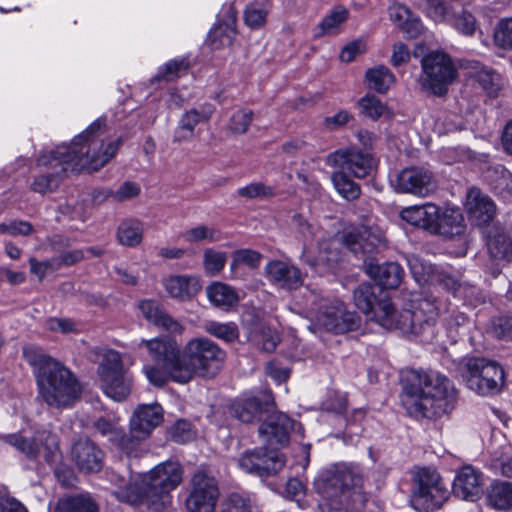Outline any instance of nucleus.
<instances>
[{
  "instance_id": "nucleus-1",
  "label": "nucleus",
  "mask_w": 512,
  "mask_h": 512,
  "mask_svg": "<svg viewBox=\"0 0 512 512\" xmlns=\"http://www.w3.org/2000/svg\"><path fill=\"white\" fill-rule=\"evenodd\" d=\"M145 346L156 366L146 365L143 372L149 383L163 386L169 379L186 384L194 377H214L222 368L225 351L206 337L190 339L180 349L175 339L158 337L142 340L139 347Z\"/></svg>"
},
{
  "instance_id": "nucleus-2",
  "label": "nucleus",
  "mask_w": 512,
  "mask_h": 512,
  "mask_svg": "<svg viewBox=\"0 0 512 512\" xmlns=\"http://www.w3.org/2000/svg\"><path fill=\"white\" fill-rule=\"evenodd\" d=\"M118 146L119 142L107 139L104 122L97 119L69 146H57L38 156L31 189L40 194L52 192L69 170L98 171L115 156Z\"/></svg>"
},
{
  "instance_id": "nucleus-3",
  "label": "nucleus",
  "mask_w": 512,
  "mask_h": 512,
  "mask_svg": "<svg viewBox=\"0 0 512 512\" xmlns=\"http://www.w3.org/2000/svg\"><path fill=\"white\" fill-rule=\"evenodd\" d=\"M402 404L414 417H438L452 410L457 400L453 383L433 370L409 369L402 376Z\"/></svg>"
},
{
  "instance_id": "nucleus-4",
  "label": "nucleus",
  "mask_w": 512,
  "mask_h": 512,
  "mask_svg": "<svg viewBox=\"0 0 512 512\" xmlns=\"http://www.w3.org/2000/svg\"><path fill=\"white\" fill-rule=\"evenodd\" d=\"M131 481L111 473L110 481L116 486L113 494L129 504L145 503L155 511H161L171 503L170 492L182 481V469L178 462L167 461L154 467L148 474Z\"/></svg>"
},
{
  "instance_id": "nucleus-5",
  "label": "nucleus",
  "mask_w": 512,
  "mask_h": 512,
  "mask_svg": "<svg viewBox=\"0 0 512 512\" xmlns=\"http://www.w3.org/2000/svg\"><path fill=\"white\" fill-rule=\"evenodd\" d=\"M23 357L33 368L39 395L49 406L67 408L80 397L81 385L74 373L40 347L25 346Z\"/></svg>"
},
{
  "instance_id": "nucleus-6",
  "label": "nucleus",
  "mask_w": 512,
  "mask_h": 512,
  "mask_svg": "<svg viewBox=\"0 0 512 512\" xmlns=\"http://www.w3.org/2000/svg\"><path fill=\"white\" fill-rule=\"evenodd\" d=\"M364 470L355 464H337L322 471L314 480L316 492L327 501L362 506L366 501Z\"/></svg>"
},
{
  "instance_id": "nucleus-7",
  "label": "nucleus",
  "mask_w": 512,
  "mask_h": 512,
  "mask_svg": "<svg viewBox=\"0 0 512 512\" xmlns=\"http://www.w3.org/2000/svg\"><path fill=\"white\" fill-rule=\"evenodd\" d=\"M304 309L312 322L313 331L324 329L334 333H347L360 326V317L346 310L342 301L321 297L315 291L305 295Z\"/></svg>"
},
{
  "instance_id": "nucleus-8",
  "label": "nucleus",
  "mask_w": 512,
  "mask_h": 512,
  "mask_svg": "<svg viewBox=\"0 0 512 512\" xmlns=\"http://www.w3.org/2000/svg\"><path fill=\"white\" fill-rule=\"evenodd\" d=\"M380 325L386 329H398L405 334L420 335L429 330L438 317V307L430 299H421L412 304V309L395 310L392 303L381 304Z\"/></svg>"
},
{
  "instance_id": "nucleus-9",
  "label": "nucleus",
  "mask_w": 512,
  "mask_h": 512,
  "mask_svg": "<svg viewBox=\"0 0 512 512\" xmlns=\"http://www.w3.org/2000/svg\"><path fill=\"white\" fill-rule=\"evenodd\" d=\"M0 439L33 461L43 458L46 462H51L59 449L56 435L45 428L24 429L0 435Z\"/></svg>"
},
{
  "instance_id": "nucleus-10",
  "label": "nucleus",
  "mask_w": 512,
  "mask_h": 512,
  "mask_svg": "<svg viewBox=\"0 0 512 512\" xmlns=\"http://www.w3.org/2000/svg\"><path fill=\"white\" fill-rule=\"evenodd\" d=\"M467 387L482 396H492L501 392L505 383L502 366L485 358H470L465 363L463 374Z\"/></svg>"
},
{
  "instance_id": "nucleus-11",
  "label": "nucleus",
  "mask_w": 512,
  "mask_h": 512,
  "mask_svg": "<svg viewBox=\"0 0 512 512\" xmlns=\"http://www.w3.org/2000/svg\"><path fill=\"white\" fill-rule=\"evenodd\" d=\"M448 497L449 491L436 471L423 468L418 472L416 486L410 499L415 510L433 511L440 508Z\"/></svg>"
},
{
  "instance_id": "nucleus-12",
  "label": "nucleus",
  "mask_w": 512,
  "mask_h": 512,
  "mask_svg": "<svg viewBox=\"0 0 512 512\" xmlns=\"http://www.w3.org/2000/svg\"><path fill=\"white\" fill-rule=\"evenodd\" d=\"M98 376L103 392L115 401L124 400L131 391V379L123 370L120 354L106 350L98 367Z\"/></svg>"
},
{
  "instance_id": "nucleus-13",
  "label": "nucleus",
  "mask_w": 512,
  "mask_h": 512,
  "mask_svg": "<svg viewBox=\"0 0 512 512\" xmlns=\"http://www.w3.org/2000/svg\"><path fill=\"white\" fill-rule=\"evenodd\" d=\"M424 74L423 86L434 95L441 96L457 76L456 68L449 57L443 52H432L422 59Z\"/></svg>"
},
{
  "instance_id": "nucleus-14",
  "label": "nucleus",
  "mask_w": 512,
  "mask_h": 512,
  "mask_svg": "<svg viewBox=\"0 0 512 512\" xmlns=\"http://www.w3.org/2000/svg\"><path fill=\"white\" fill-rule=\"evenodd\" d=\"M219 489L214 477L204 471H197L190 481V493L186 499L189 512H214Z\"/></svg>"
},
{
  "instance_id": "nucleus-15",
  "label": "nucleus",
  "mask_w": 512,
  "mask_h": 512,
  "mask_svg": "<svg viewBox=\"0 0 512 512\" xmlns=\"http://www.w3.org/2000/svg\"><path fill=\"white\" fill-rule=\"evenodd\" d=\"M327 163L355 178H364L376 168V160L366 152L357 148L340 149L328 156Z\"/></svg>"
},
{
  "instance_id": "nucleus-16",
  "label": "nucleus",
  "mask_w": 512,
  "mask_h": 512,
  "mask_svg": "<svg viewBox=\"0 0 512 512\" xmlns=\"http://www.w3.org/2000/svg\"><path fill=\"white\" fill-rule=\"evenodd\" d=\"M397 192L426 197L436 190V181L433 173L424 167H408L402 169L391 180Z\"/></svg>"
},
{
  "instance_id": "nucleus-17",
  "label": "nucleus",
  "mask_w": 512,
  "mask_h": 512,
  "mask_svg": "<svg viewBox=\"0 0 512 512\" xmlns=\"http://www.w3.org/2000/svg\"><path fill=\"white\" fill-rule=\"evenodd\" d=\"M239 467L259 477L277 474L285 465V459L278 452L263 450L262 448L245 452L238 461Z\"/></svg>"
},
{
  "instance_id": "nucleus-18",
  "label": "nucleus",
  "mask_w": 512,
  "mask_h": 512,
  "mask_svg": "<svg viewBox=\"0 0 512 512\" xmlns=\"http://www.w3.org/2000/svg\"><path fill=\"white\" fill-rule=\"evenodd\" d=\"M162 419V408L158 404H142L137 407L130 420V436H128L132 440L130 445L133 447V452L138 443L146 439Z\"/></svg>"
},
{
  "instance_id": "nucleus-19",
  "label": "nucleus",
  "mask_w": 512,
  "mask_h": 512,
  "mask_svg": "<svg viewBox=\"0 0 512 512\" xmlns=\"http://www.w3.org/2000/svg\"><path fill=\"white\" fill-rule=\"evenodd\" d=\"M483 485L482 472L472 465H464L455 474L452 492L459 499L475 502L483 494Z\"/></svg>"
},
{
  "instance_id": "nucleus-20",
  "label": "nucleus",
  "mask_w": 512,
  "mask_h": 512,
  "mask_svg": "<svg viewBox=\"0 0 512 512\" xmlns=\"http://www.w3.org/2000/svg\"><path fill=\"white\" fill-rule=\"evenodd\" d=\"M385 234L378 227H359L347 231L344 245L355 254H369L385 245Z\"/></svg>"
},
{
  "instance_id": "nucleus-21",
  "label": "nucleus",
  "mask_w": 512,
  "mask_h": 512,
  "mask_svg": "<svg viewBox=\"0 0 512 512\" xmlns=\"http://www.w3.org/2000/svg\"><path fill=\"white\" fill-rule=\"evenodd\" d=\"M264 272L268 281L281 289L296 290L303 284V275L294 264L282 260H271Z\"/></svg>"
},
{
  "instance_id": "nucleus-22",
  "label": "nucleus",
  "mask_w": 512,
  "mask_h": 512,
  "mask_svg": "<svg viewBox=\"0 0 512 512\" xmlns=\"http://www.w3.org/2000/svg\"><path fill=\"white\" fill-rule=\"evenodd\" d=\"M465 208L470 221L477 226L488 224L496 214L494 202L477 188L467 192Z\"/></svg>"
},
{
  "instance_id": "nucleus-23",
  "label": "nucleus",
  "mask_w": 512,
  "mask_h": 512,
  "mask_svg": "<svg viewBox=\"0 0 512 512\" xmlns=\"http://www.w3.org/2000/svg\"><path fill=\"white\" fill-rule=\"evenodd\" d=\"M138 308L147 321L170 335H181L185 330L184 325L170 316L155 300H141Z\"/></svg>"
},
{
  "instance_id": "nucleus-24",
  "label": "nucleus",
  "mask_w": 512,
  "mask_h": 512,
  "mask_svg": "<svg viewBox=\"0 0 512 512\" xmlns=\"http://www.w3.org/2000/svg\"><path fill=\"white\" fill-rule=\"evenodd\" d=\"M71 458L84 473L98 472L103 466V452L88 439H80L73 444Z\"/></svg>"
},
{
  "instance_id": "nucleus-25",
  "label": "nucleus",
  "mask_w": 512,
  "mask_h": 512,
  "mask_svg": "<svg viewBox=\"0 0 512 512\" xmlns=\"http://www.w3.org/2000/svg\"><path fill=\"white\" fill-rule=\"evenodd\" d=\"M354 303L369 320H373L380 325L379 316L382 312L381 304L384 302L392 303L383 293L379 297L375 294V288L371 284L362 283L354 291Z\"/></svg>"
},
{
  "instance_id": "nucleus-26",
  "label": "nucleus",
  "mask_w": 512,
  "mask_h": 512,
  "mask_svg": "<svg viewBox=\"0 0 512 512\" xmlns=\"http://www.w3.org/2000/svg\"><path fill=\"white\" fill-rule=\"evenodd\" d=\"M163 286L168 295L180 301H189L202 289V283L195 275H170L163 279Z\"/></svg>"
},
{
  "instance_id": "nucleus-27",
  "label": "nucleus",
  "mask_w": 512,
  "mask_h": 512,
  "mask_svg": "<svg viewBox=\"0 0 512 512\" xmlns=\"http://www.w3.org/2000/svg\"><path fill=\"white\" fill-rule=\"evenodd\" d=\"M293 428V421L285 414L279 413L269 417V419L259 427V433L270 445H285L289 440V433Z\"/></svg>"
},
{
  "instance_id": "nucleus-28",
  "label": "nucleus",
  "mask_w": 512,
  "mask_h": 512,
  "mask_svg": "<svg viewBox=\"0 0 512 512\" xmlns=\"http://www.w3.org/2000/svg\"><path fill=\"white\" fill-rule=\"evenodd\" d=\"M400 217L403 221L415 227H420L433 233L437 227L438 206L427 202L423 205L405 207L401 210Z\"/></svg>"
},
{
  "instance_id": "nucleus-29",
  "label": "nucleus",
  "mask_w": 512,
  "mask_h": 512,
  "mask_svg": "<svg viewBox=\"0 0 512 512\" xmlns=\"http://www.w3.org/2000/svg\"><path fill=\"white\" fill-rule=\"evenodd\" d=\"M366 271L380 286L387 289L397 288L404 275L402 267L394 262L382 265L370 262L366 266Z\"/></svg>"
},
{
  "instance_id": "nucleus-30",
  "label": "nucleus",
  "mask_w": 512,
  "mask_h": 512,
  "mask_svg": "<svg viewBox=\"0 0 512 512\" xmlns=\"http://www.w3.org/2000/svg\"><path fill=\"white\" fill-rule=\"evenodd\" d=\"M435 234L446 237H453L464 232L465 224L462 212L458 208L446 207L440 209L438 207V217L436 220Z\"/></svg>"
},
{
  "instance_id": "nucleus-31",
  "label": "nucleus",
  "mask_w": 512,
  "mask_h": 512,
  "mask_svg": "<svg viewBox=\"0 0 512 512\" xmlns=\"http://www.w3.org/2000/svg\"><path fill=\"white\" fill-rule=\"evenodd\" d=\"M390 20L399 26L410 37L418 36L423 25L418 16L412 14L408 7L400 3H394L389 7Z\"/></svg>"
},
{
  "instance_id": "nucleus-32",
  "label": "nucleus",
  "mask_w": 512,
  "mask_h": 512,
  "mask_svg": "<svg viewBox=\"0 0 512 512\" xmlns=\"http://www.w3.org/2000/svg\"><path fill=\"white\" fill-rule=\"evenodd\" d=\"M206 295L212 305L224 311L232 309L239 302L236 290L222 282H213L208 285Z\"/></svg>"
},
{
  "instance_id": "nucleus-33",
  "label": "nucleus",
  "mask_w": 512,
  "mask_h": 512,
  "mask_svg": "<svg viewBox=\"0 0 512 512\" xmlns=\"http://www.w3.org/2000/svg\"><path fill=\"white\" fill-rule=\"evenodd\" d=\"M94 428L103 436H109L128 455L133 454L132 440L123 434L115 419L100 417L94 422Z\"/></svg>"
},
{
  "instance_id": "nucleus-34",
  "label": "nucleus",
  "mask_w": 512,
  "mask_h": 512,
  "mask_svg": "<svg viewBox=\"0 0 512 512\" xmlns=\"http://www.w3.org/2000/svg\"><path fill=\"white\" fill-rule=\"evenodd\" d=\"M211 111L199 112L196 109L187 111L180 119L174 132V140L177 142L187 141L194 135V128L201 121L207 120Z\"/></svg>"
},
{
  "instance_id": "nucleus-35",
  "label": "nucleus",
  "mask_w": 512,
  "mask_h": 512,
  "mask_svg": "<svg viewBox=\"0 0 512 512\" xmlns=\"http://www.w3.org/2000/svg\"><path fill=\"white\" fill-rule=\"evenodd\" d=\"M143 232V223L137 219L129 218L119 224L116 237L121 245L136 247L143 240Z\"/></svg>"
},
{
  "instance_id": "nucleus-36",
  "label": "nucleus",
  "mask_w": 512,
  "mask_h": 512,
  "mask_svg": "<svg viewBox=\"0 0 512 512\" xmlns=\"http://www.w3.org/2000/svg\"><path fill=\"white\" fill-rule=\"evenodd\" d=\"M488 504L498 510L512 509V483L494 482L486 494Z\"/></svg>"
},
{
  "instance_id": "nucleus-37",
  "label": "nucleus",
  "mask_w": 512,
  "mask_h": 512,
  "mask_svg": "<svg viewBox=\"0 0 512 512\" xmlns=\"http://www.w3.org/2000/svg\"><path fill=\"white\" fill-rule=\"evenodd\" d=\"M236 18L232 13L228 20L215 26L208 34V40L213 48L218 49L224 46H230L236 35Z\"/></svg>"
},
{
  "instance_id": "nucleus-38",
  "label": "nucleus",
  "mask_w": 512,
  "mask_h": 512,
  "mask_svg": "<svg viewBox=\"0 0 512 512\" xmlns=\"http://www.w3.org/2000/svg\"><path fill=\"white\" fill-rule=\"evenodd\" d=\"M349 12L344 7H336L315 28V37L333 35L339 32L340 26L348 19Z\"/></svg>"
},
{
  "instance_id": "nucleus-39",
  "label": "nucleus",
  "mask_w": 512,
  "mask_h": 512,
  "mask_svg": "<svg viewBox=\"0 0 512 512\" xmlns=\"http://www.w3.org/2000/svg\"><path fill=\"white\" fill-rule=\"evenodd\" d=\"M339 243L337 239L320 242L318 256L315 259L307 258L305 261L315 270L320 266L332 268L333 264L339 259V252L337 250Z\"/></svg>"
},
{
  "instance_id": "nucleus-40",
  "label": "nucleus",
  "mask_w": 512,
  "mask_h": 512,
  "mask_svg": "<svg viewBox=\"0 0 512 512\" xmlns=\"http://www.w3.org/2000/svg\"><path fill=\"white\" fill-rule=\"evenodd\" d=\"M56 512H98V507L89 495H74L61 498Z\"/></svg>"
},
{
  "instance_id": "nucleus-41",
  "label": "nucleus",
  "mask_w": 512,
  "mask_h": 512,
  "mask_svg": "<svg viewBox=\"0 0 512 512\" xmlns=\"http://www.w3.org/2000/svg\"><path fill=\"white\" fill-rule=\"evenodd\" d=\"M487 246L491 257L495 260L509 261L512 258V240L503 232L490 235Z\"/></svg>"
},
{
  "instance_id": "nucleus-42",
  "label": "nucleus",
  "mask_w": 512,
  "mask_h": 512,
  "mask_svg": "<svg viewBox=\"0 0 512 512\" xmlns=\"http://www.w3.org/2000/svg\"><path fill=\"white\" fill-rule=\"evenodd\" d=\"M368 87L378 93H385L395 81L392 72L385 66H377L366 72Z\"/></svg>"
},
{
  "instance_id": "nucleus-43",
  "label": "nucleus",
  "mask_w": 512,
  "mask_h": 512,
  "mask_svg": "<svg viewBox=\"0 0 512 512\" xmlns=\"http://www.w3.org/2000/svg\"><path fill=\"white\" fill-rule=\"evenodd\" d=\"M262 409V404L256 397L239 400L232 406L234 416L244 423H250L258 418Z\"/></svg>"
},
{
  "instance_id": "nucleus-44",
  "label": "nucleus",
  "mask_w": 512,
  "mask_h": 512,
  "mask_svg": "<svg viewBox=\"0 0 512 512\" xmlns=\"http://www.w3.org/2000/svg\"><path fill=\"white\" fill-rule=\"evenodd\" d=\"M350 175L343 171H335L331 175V181L335 190L341 197L348 201L357 199L361 194L360 186L350 179Z\"/></svg>"
},
{
  "instance_id": "nucleus-45",
  "label": "nucleus",
  "mask_w": 512,
  "mask_h": 512,
  "mask_svg": "<svg viewBox=\"0 0 512 512\" xmlns=\"http://www.w3.org/2000/svg\"><path fill=\"white\" fill-rule=\"evenodd\" d=\"M360 114L372 120L381 117L391 118L392 113L388 107L376 96L366 95L358 101Z\"/></svg>"
},
{
  "instance_id": "nucleus-46",
  "label": "nucleus",
  "mask_w": 512,
  "mask_h": 512,
  "mask_svg": "<svg viewBox=\"0 0 512 512\" xmlns=\"http://www.w3.org/2000/svg\"><path fill=\"white\" fill-rule=\"evenodd\" d=\"M223 512H260V510L251 495L235 492L225 500Z\"/></svg>"
},
{
  "instance_id": "nucleus-47",
  "label": "nucleus",
  "mask_w": 512,
  "mask_h": 512,
  "mask_svg": "<svg viewBox=\"0 0 512 512\" xmlns=\"http://www.w3.org/2000/svg\"><path fill=\"white\" fill-rule=\"evenodd\" d=\"M204 330L208 334L227 343L233 342L239 337L238 326L234 322L208 321L204 324Z\"/></svg>"
},
{
  "instance_id": "nucleus-48",
  "label": "nucleus",
  "mask_w": 512,
  "mask_h": 512,
  "mask_svg": "<svg viewBox=\"0 0 512 512\" xmlns=\"http://www.w3.org/2000/svg\"><path fill=\"white\" fill-rule=\"evenodd\" d=\"M227 253L217 251L213 248H206L203 251V269L208 276L218 275L225 267Z\"/></svg>"
},
{
  "instance_id": "nucleus-49",
  "label": "nucleus",
  "mask_w": 512,
  "mask_h": 512,
  "mask_svg": "<svg viewBox=\"0 0 512 512\" xmlns=\"http://www.w3.org/2000/svg\"><path fill=\"white\" fill-rule=\"evenodd\" d=\"M189 63L186 58L174 59L160 67L155 79L173 81L188 72Z\"/></svg>"
},
{
  "instance_id": "nucleus-50",
  "label": "nucleus",
  "mask_w": 512,
  "mask_h": 512,
  "mask_svg": "<svg viewBox=\"0 0 512 512\" xmlns=\"http://www.w3.org/2000/svg\"><path fill=\"white\" fill-rule=\"evenodd\" d=\"M182 237L187 243H197V242H216L219 240V233L210 226L206 225H196L185 230L182 234Z\"/></svg>"
},
{
  "instance_id": "nucleus-51",
  "label": "nucleus",
  "mask_w": 512,
  "mask_h": 512,
  "mask_svg": "<svg viewBox=\"0 0 512 512\" xmlns=\"http://www.w3.org/2000/svg\"><path fill=\"white\" fill-rule=\"evenodd\" d=\"M268 15V8L264 3H250L244 12L245 24L251 29L261 28L265 23Z\"/></svg>"
},
{
  "instance_id": "nucleus-52",
  "label": "nucleus",
  "mask_w": 512,
  "mask_h": 512,
  "mask_svg": "<svg viewBox=\"0 0 512 512\" xmlns=\"http://www.w3.org/2000/svg\"><path fill=\"white\" fill-rule=\"evenodd\" d=\"M473 77L489 95H496L500 89V76L492 70L482 67L475 71Z\"/></svg>"
},
{
  "instance_id": "nucleus-53",
  "label": "nucleus",
  "mask_w": 512,
  "mask_h": 512,
  "mask_svg": "<svg viewBox=\"0 0 512 512\" xmlns=\"http://www.w3.org/2000/svg\"><path fill=\"white\" fill-rule=\"evenodd\" d=\"M141 188L139 184L131 181L124 182L117 190H106L103 192V199H112L117 202L127 201L137 197Z\"/></svg>"
},
{
  "instance_id": "nucleus-54",
  "label": "nucleus",
  "mask_w": 512,
  "mask_h": 512,
  "mask_svg": "<svg viewBox=\"0 0 512 512\" xmlns=\"http://www.w3.org/2000/svg\"><path fill=\"white\" fill-rule=\"evenodd\" d=\"M424 12L435 23H450L452 19L450 7L443 0H427Z\"/></svg>"
},
{
  "instance_id": "nucleus-55",
  "label": "nucleus",
  "mask_w": 512,
  "mask_h": 512,
  "mask_svg": "<svg viewBox=\"0 0 512 512\" xmlns=\"http://www.w3.org/2000/svg\"><path fill=\"white\" fill-rule=\"evenodd\" d=\"M262 255L251 249H239L232 254L231 268L239 265H246L251 269H255L260 265Z\"/></svg>"
},
{
  "instance_id": "nucleus-56",
  "label": "nucleus",
  "mask_w": 512,
  "mask_h": 512,
  "mask_svg": "<svg viewBox=\"0 0 512 512\" xmlns=\"http://www.w3.org/2000/svg\"><path fill=\"white\" fill-rule=\"evenodd\" d=\"M494 37L498 46L504 49L512 48V17L499 22Z\"/></svg>"
},
{
  "instance_id": "nucleus-57",
  "label": "nucleus",
  "mask_w": 512,
  "mask_h": 512,
  "mask_svg": "<svg viewBox=\"0 0 512 512\" xmlns=\"http://www.w3.org/2000/svg\"><path fill=\"white\" fill-rule=\"evenodd\" d=\"M238 194L245 198H265L274 195V189L261 182L250 183L238 189Z\"/></svg>"
},
{
  "instance_id": "nucleus-58",
  "label": "nucleus",
  "mask_w": 512,
  "mask_h": 512,
  "mask_svg": "<svg viewBox=\"0 0 512 512\" xmlns=\"http://www.w3.org/2000/svg\"><path fill=\"white\" fill-rule=\"evenodd\" d=\"M449 24L465 35H472L476 28L474 16L466 11H461L459 14L452 17Z\"/></svg>"
},
{
  "instance_id": "nucleus-59",
  "label": "nucleus",
  "mask_w": 512,
  "mask_h": 512,
  "mask_svg": "<svg viewBox=\"0 0 512 512\" xmlns=\"http://www.w3.org/2000/svg\"><path fill=\"white\" fill-rule=\"evenodd\" d=\"M34 231L31 223L21 220H12L0 223V234H9L11 236H28Z\"/></svg>"
},
{
  "instance_id": "nucleus-60",
  "label": "nucleus",
  "mask_w": 512,
  "mask_h": 512,
  "mask_svg": "<svg viewBox=\"0 0 512 512\" xmlns=\"http://www.w3.org/2000/svg\"><path fill=\"white\" fill-rule=\"evenodd\" d=\"M30 272L40 282L45 278L47 273L55 271L59 265H56L55 260L39 261L34 257L29 259Z\"/></svg>"
},
{
  "instance_id": "nucleus-61",
  "label": "nucleus",
  "mask_w": 512,
  "mask_h": 512,
  "mask_svg": "<svg viewBox=\"0 0 512 512\" xmlns=\"http://www.w3.org/2000/svg\"><path fill=\"white\" fill-rule=\"evenodd\" d=\"M253 113L250 110H239L230 119V128L236 133H245L252 121Z\"/></svg>"
},
{
  "instance_id": "nucleus-62",
  "label": "nucleus",
  "mask_w": 512,
  "mask_h": 512,
  "mask_svg": "<svg viewBox=\"0 0 512 512\" xmlns=\"http://www.w3.org/2000/svg\"><path fill=\"white\" fill-rule=\"evenodd\" d=\"M45 327L51 332L68 334L76 331L77 325L71 319L51 317L46 320Z\"/></svg>"
},
{
  "instance_id": "nucleus-63",
  "label": "nucleus",
  "mask_w": 512,
  "mask_h": 512,
  "mask_svg": "<svg viewBox=\"0 0 512 512\" xmlns=\"http://www.w3.org/2000/svg\"><path fill=\"white\" fill-rule=\"evenodd\" d=\"M194 436L191 425L187 421H177L172 428V438L178 443H184Z\"/></svg>"
},
{
  "instance_id": "nucleus-64",
  "label": "nucleus",
  "mask_w": 512,
  "mask_h": 512,
  "mask_svg": "<svg viewBox=\"0 0 512 512\" xmlns=\"http://www.w3.org/2000/svg\"><path fill=\"white\" fill-rule=\"evenodd\" d=\"M365 50V43L362 40H355L342 49L340 59L342 62H351L357 55L364 53Z\"/></svg>"
}]
</instances>
